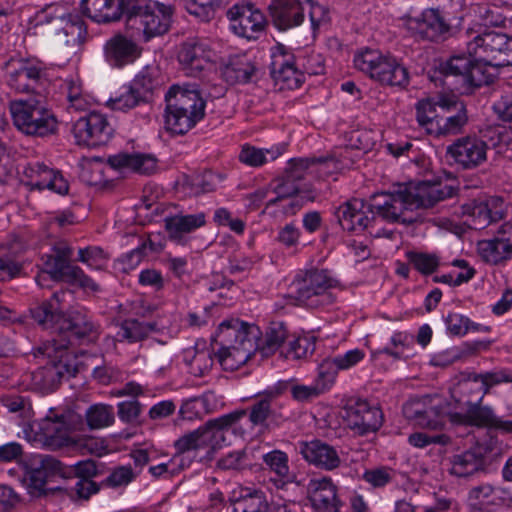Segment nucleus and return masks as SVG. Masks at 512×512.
Segmentation results:
<instances>
[{
    "label": "nucleus",
    "mask_w": 512,
    "mask_h": 512,
    "mask_svg": "<svg viewBox=\"0 0 512 512\" xmlns=\"http://www.w3.org/2000/svg\"><path fill=\"white\" fill-rule=\"evenodd\" d=\"M50 97L16 99L9 103L14 126L23 134L33 137H47L57 133L59 121L48 106Z\"/></svg>",
    "instance_id": "nucleus-5"
},
{
    "label": "nucleus",
    "mask_w": 512,
    "mask_h": 512,
    "mask_svg": "<svg viewBox=\"0 0 512 512\" xmlns=\"http://www.w3.org/2000/svg\"><path fill=\"white\" fill-rule=\"evenodd\" d=\"M52 254L47 255L44 261L45 270L36 278L37 283H41L42 278L50 276L53 281H63L70 275L71 268L77 266L70 263L73 255L72 247L65 241H58L52 247Z\"/></svg>",
    "instance_id": "nucleus-25"
},
{
    "label": "nucleus",
    "mask_w": 512,
    "mask_h": 512,
    "mask_svg": "<svg viewBox=\"0 0 512 512\" xmlns=\"http://www.w3.org/2000/svg\"><path fill=\"white\" fill-rule=\"evenodd\" d=\"M332 387L330 383H326V379L322 377V372L318 370V375L313 385H294L291 387V394L297 401H308L318 397Z\"/></svg>",
    "instance_id": "nucleus-57"
},
{
    "label": "nucleus",
    "mask_w": 512,
    "mask_h": 512,
    "mask_svg": "<svg viewBox=\"0 0 512 512\" xmlns=\"http://www.w3.org/2000/svg\"><path fill=\"white\" fill-rule=\"evenodd\" d=\"M451 398L459 408L476 402H482L485 394L483 384L476 377V373H470L461 378L451 389Z\"/></svg>",
    "instance_id": "nucleus-36"
},
{
    "label": "nucleus",
    "mask_w": 512,
    "mask_h": 512,
    "mask_svg": "<svg viewBox=\"0 0 512 512\" xmlns=\"http://www.w3.org/2000/svg\"><path fill=\"white\" fill-rule=\"evenodd\" d=\"M347 426L358 435L374 433L383 423V414L379 407L370 405L366 400L356 399L345 408Z\"/></svg>",
    "instance_id": "nucleus-17"
},
{
    "label": "nucleus",
    "mask_w": 512,
    "mask_h": 512,
    "mask_svg": "<svg viewBox=\"0 0 512 512\" xmlns=\"http://www.w3.org/2000/svg\"><path fill=\"white\" fill-rule=\"evenodd\" d=\"M33 431L34 441L49 450L70 448L75 438L64 415L46 416L34 425Z\"/></svg>",
    "instance_id": "nucleus-16"
},
{
    "label": "nucleus",
    "mask_w": 512,
    "mask_h": 512,
    "mask_svg": "<svg viewBox=\"0 0 512 512\" xmlns=\"http://www.w3.org/2000/svg\"><path fill=\"white\" fill-rule=\"evenodd\" d=\"M439 106L444 110L445 114L440 115L434 136L442 137L460 133L468 121L465 105L462 102H454L453 108L455 113H452L451 106L444 101Z\"/></svg>",
    "instance_id": "nucleus-37"
},
{
    "label": "nucleus",
    "mask_w": 512,
    "mask_h": 512,
    "mask_svg": "<svg viewBox=\"0 0 512 512\" xmlns=\"http://www.w3.org/2000/svg\"><path fill=\"white\" fill-rule=\"evenodd\" d=\"M81 8L92 21L108 23L120 19L124 10V0H82Z\"/></svg>",
    "instance_id": "nucleus-35"
},
{
    "label": "nucleus",
    "mask_w": 512,
    "mask_h": 512,
    "mask_svg": "<svg viewBox=\"0 0 512 512\" xmlns=\"http://www.w3.org/2000/svg\"><path fill=\"white\" fill-rule=\"evenodd\" d=\"M440 115L430 100H421L416 105V119L427 134L434 136Z\"/></svg>",
    "instance_id": "nucleus-56"
},
{
    "label": "nucleus",
    "mask_w": 512,
    "mask_h": 512,
    "mask_svg": "<svg viewBox=\"0 0 512 512\" xmlns=\"http://www.w3.org/2000/svg\"><path fill=\"white\" fill-rule=\"evenodd\" d=\"M469 40L466 42L467 51L473 56L477 63L486 66H502L512 64V60H503L502 62H494L497 54H502L509 49V44L505 34L494 31L474 32L468 30Z\"/></svg>",
    "instance_id": "nucleus-12"
},
{
    "label": "nucleus",
    "mask_w": 512,
    "mask_h": 512,
    "mask_svg": "<svg viewBox=\"0 0 512 512\" xmlns=\"http://www.w3.org/2000/svg\"><path fill=\"white\" fill-rule=\"evenodd\" d=\"M284 152V146L278 145L271 149H260L251 145H244L239 154V160L251 167H259L265 164L268 159L275 160Z\"/></svg>",
    "instance_id": "nucleus-46"
},
{
    "label": "nucleus",
    "mask_w": 512,
    "mask_h": 512,
    "mask_svg": "<svg viewBox=\"0 0 512 512\" xmlns=\"http://www.w3.org/2000/svg\"><path fill=\"white\" fill-rule=\"evenodd\" d=\"M206 222L204 212L195 214L177 213L164 219L169 239L179 245H185L188 242L187 236L204 227Z\"/></svg>",
    "instance_id": "nucleus-26"
},
{
    "label": "nucleus",
    "mask_w": 512,
    "mask_h": 512,
    "mask_svg": "<svg viewBox=\"0 0 512 512\" xmlns=\"http://www.w3.org/2000/svg\"><path fill=\"white\" fill-rule=\"evenodd\" d=\"M296 450L309 465L320 470L333 471L342 463L338 450L320 439L300 440Z\"/></svg>",
    "instance_id": "nucleus-20"
},
{
    "label": "nucleus",
    "mask_w": 512,
    "mask_h": 512,
    "mask_svg": "<svg viewBox=\"0 0 512 512\" xmlns=\"http://www.w3.org/2000/svg\"><path fill=\"white\" fill-rule=\"evenodd\" d=\"M494 488L489 484H482L472 488L469 492V502L478 510L494 503Z\"/></svg>",
    "instance_id": "nucleus-62"
},
{
    "label": "nucleus",
    "mask_w": 512,
    "mask_h": 512,
    "mask_svg": "<svg viewBox=\"0 0 512 512\" xmlns=\"http://www.w3.org/2000/svg\"><path fill=\"white\" fill-rule=\"evenodd\" d=\"M230 2L231 0H184V7L200 21L208 22L215 17L218 10Z\"/></svg>",
    "instance_id": "nucleus-49"
},
{
    "label": "nucleus",
    "mask_w": 512,
    "mask_h": 512,
    "mask_svg": "<svg viewBox=\"0 0 512 512\" xmlns=\"http://www.w3.org/2000/svg\"><path fill=\"white\" fill-rule=\"evenodd\" d=\"M172 8L158 1L149 0L134 6L126 18L127 29L145 41L165 34L171 25Z\"/></svg>",
    "instance_id": "nucleus-10"
},
{
    "label": "nucleus",
    "mask_w": 512,
    "mask_h": 512,
    "mask_svg": "<svg viewBox=\"0 0 512 512\" xmlns=\"http://www.w3.org/2000/svg\"><path fill=\"white\" fill-rule=\"evenodd\" d=\"M477 251L481 259L491 265H501L512 258V250L497 237L481 240L477 243Z\"/></svg>",
    "instance_id": "nucleus-42"
},
{
    "label": "nucleus",
    "mask_w": 512,
    "mask_h": 512,
    "mask_svg": "<svg viewBox=\"0 0 512 512\" xmlns=\"http://www.w3.org/2000/svg\"><path fill=\"white\" fill-rule=\"evenodd\" d=\"M259 335V328L255 325L234 318L222 321L217 330L221 344L217 358L223 369L237 370L258 350L262 356L275 353L287 339L288 331L283 322L274 321L268 326L261 343Z\"/></svg>",
    "instance_id": "nucleus-3"
},
{
    "label": "nucleus",
    "mask_w": 512,
    "mask_h": 512,
    "mask_svg": "<svg viewBox=\"0 0 512 512\" xmlns=\"http://www.w3.org/2000/svg\"><path fill=\"white\" fill-rule=\"evenodd\" d=\"M246 415V410H236L211 419L205 425L199 427L202 431L205 448L215 450L222 447L227 441L226 434L230 430H234Z\"/></svg>",
    "instance_id": "nucleus-24"
},
{
    "label": "nucleus",
    "mask_w": 512,
    "mask_h": 512,
    "mask_svg": "<svg viewBox=\"0 0 512 512\" xmlns=\"http://www.w3.org/2000/svg\"><path fill=\"white\" fill-rule=\"evenodd\" d=\"M165 102L164 127L171 134H186L205 116L206 102L195 86H171Z\"/></svg>",
    "instance_id": "nucleus-4"
},
{
    "label": "nucleus",
    "mask_w": 512,
    "mask_h": 512,
    "mask_svg": "<svg viewBox=\"0 0 512 512\" xmlns=\"http://www.w3.org/2000/svg\"><path fill=\"white\" fill-rule=\"evenodd\" d=\"M144 102L143 96L129 84L121 87L115 97L109 99L108 105L112 110L126 112Z\"/></svg>",
    "instance_id": "nucleus-53"
},
{
    "label": "nucleus",
    "mask_w": 512,
    "mask_h": 512,
    "mask_svg": "<svg viewBox=\"0 0 512 512\" xmlns=\"http://www.w3.org/2000/svg\"><path fill=\"white\" fill-rule=\"evenodd\" d=\"M85 421L90 430H99L111 426L115 421L112 405L97 403L85 412Z\"/></svg>",
    "instance_id": "nucleus-50"
},
{
    "label": "nucleus",
    "mask_w": 512,
    "mask_h": 512,
    "mask_svg": "<svg viewBox=\"0 0 512 512\" xmlns=\"http://www.w3.org/2000/svg\"><path fill=\"white\" fill-rule=\"evenodd\" d=\"M270 507L263 491L251 487H241L234 500L232 512H267Z\"/></svg>",
    "instance_id": "nucleus-41"
},
{
    "label": "nucleus",
    "mask_w": 512,
    "mask_h": 512,
    "mask_svg": "<svg viewBox=\"0 0 512 512\" xmlns=\"http://www.w3.org/2000/svg\"><path fill=\"white\" fill-rule=\"evenodd\" d=\"M492 108L499 120L509 123L512 131V89L504 90Z\"/></svg>",
    "instance_id": "nucleus-64"
},
{
    "label": "nucleus",
    "mask_w": 512,
    "mask_h": 512,
    "mask_svg": "<svg viewBox=\"0 0 512 512\" xmlns=\"http://www.w3.org/2000/svg\"><path fill=\"white\" fill-rule=\"evenodd\" d=\"M130 84L147 102L152 94L161 88L163 81L157 68L146 67L136 75Z\"/></svg>",
    "instance_id": "nucleus-47"
},
{
    "label": "nucleus",
    "mask_w": 512,
    "mask_h": 512,
    "mask_svg": "<svg viewBox=\"0 0 512 512\" xmlns=\"http://www.w3.org/2000/svg\"><path fill=\"white\" fill-rule=\"evenodd\" d=\"M216 52L207 39L190 38L180 46L177 58L187 76L198 77L216 60Z\"/></svg>",
    "instance_id": "nucleus-13"
},
{
    "label": "nucleus",
    "mask_w": 512,
    "mask_h": 512,
    "mask_svg": "<svg viewBox=\"0 0 512 512\" xmlns=\"http://www.w3.org/2000/svg\"><path fill=\"white\" fill-rule=\"evenodd\" d=\"M138 476L139 471H135L130 464L118 465L109 470L102 484L112 489L125 488L135 481Z\"/></svg>",
    "instance_id": "nucleus-54"
},
{
    "label": "nucleus",
    "mask_w": 512,
    "mask_h": 512,
    "mask_svg": "<svg viewBox=\"0 0 512 512\" xmlns=\"http://www.w3.org/2000/svg\"><path fill=\"white\" fill-rule=\"evenodd\" d=\"M310 500L317 512H338L340 500L337 496V488L330 477L311 479L308 484Z\"/></svg>",
    "instance_id": "nucleus-30"
},
{
    "label": "nucleus",
    "mask_w": 512,
    "mask_h": 512,
    "mask_svg": "<svg viewBox=\"0 0 512 512\" xmlns=\"http://www.w3.org/2000/svg\"><path fill=\"white\" fill-rule=\"evenodd\" d=\"M104 52L106 61L118 68L133 63L141 54L138 45L122 35L110 38L104 46Z\"/></svg>",
    "instance_id": "nucleus-31"
},
{
    "label": "nucleus",
    "mask_w": 512,
    "mask_h": 512,
    "mask_svg": "<svg viewBox=\"0 0 512 512\" xmlns=\"http://www.w3.org/2000/svg\"><path fill=\"white\" fill-rule=\"evenodd\" d=\"M365 358V352L362 349L355 348L342 354L327 357L318 365V370L322 372V377L326 383L333 385L340 371H347L354 368Z\"/></svg>",
    "instance_id": "nucleus-32"
},
{
    "label": "nucleus",
    "mask_w": 512,
    "mask_h": 512,
    "mask_svg": "<svg viewBox=\"0 0 512 512\" xmlns=\"http://www.w3.org/2000/svg\"><path fill=\"white\" fill-rule=\"evenodd\" d=\"M279 404L276 398L269 394L256 399L249 407V421L253 427L262 426L266 420L274 416Z\"/></svg>",
    "instance_id": "nucleus-48"
},
{
    "label": "nucleus",
    "mask_w": 512,
    "mask_h": 512,
    "mask_svg": "<svg viewBox=\"0 0 512 512\" xmlns=\"http://www.w3.org/2000/svg\"><path fill=\"white\" fill-rule=\"evenodd\" d=\"M336 285L337 281L327 270L311 269L295 276L288 297L294 305L309 308L327 306L335 300L331 289Z\"/></svg>",
    "instance_id": "nucleus-8"
},
{
    "label": "nucleus",
    "mask_w": 512,
    "mask_h": 512,
    "mask_svg": "<svg viewBox=\"0 0 512 512\" xmlns=\"http://www.w3.org/2000/svg\"><path fill=\"white\" fill-rule=\"evenodd\" d=\"M445 324L447 331L453 336H464L469 330H477L479 326L468 317L455 312H451L446 316Z\"/></svg>",
    "instance_id": "nucleus-61"
},
{
    "label": "nucleus",
    "mask_w": 512,
    "mask_h": 512,
    "mask_svg": "<svg viewBox=\"0 0 512 512\" xmlns=\"http://www.w3.org/2000/svg\"><path fill=\"white\" fill-rule=\"evenodd\" d=\"M183 361L189 367V371L194 376H204L213 366V351L206 342H196L193 347L186 348L183 351Z\"/></svg>",
    "instance_id": "nucleus-39"
},
{
    "label": "nucleus",
    "mask_w": 512,
    "mask_h": 512,
    "mask_svg": "<svg viewBox=\"0 0 512 512\" xmlns=\"http://www.w3.org/2000/svg\"><path fill=\"white\" fill-rule=\"evenodd\" d=\"M503 201L500 198H491L486 202H475L464 207L468 215L467 223L470 228L482 230L493 222L504 217Z\"/></svg>",
    "instance_id": "nucleus-29"
},
{
    "label": "nucleus",
    "mask_w": 512,
    "mask_h": 512,
    "mask_svg": "<svg viewBox=\"0 0 512 512\" xmlns=\"http://www.w3.org/2000/svg\"><path fill=\"white\" fill-rule=\"evenodd\" d=\"M214 397L213 392L204 393L202 396L192 397L183 401L180 414L184 419L192 420L200 417L205 411L206 404Z\"/></svg>",
    "instance_id": "nucleus-60"
},
{
    "label": "nucleus",
    "mask_w": 512,
    "mask_h": 512,
    "mask_svg": "<svg viewBox=\"0 0 512 512\" xmlns=\"http://www.w3.org/2000/svg\"><path fill=\"white\" fill-rule=\"evenodd\" d=\"M463 409L465 412L448 413V419L452 424L490 429L495 420L493 409L490 406L482 405V402L472 403Z\"/></svg>",
    "instance_id": "nucleus-34"
},
{
    "label": "nucleus",
    "mask_w": 512,
    "mask_h": 512,
    "mask_svg": "<svg viewBox=\"0 0 512 512\" xmlns=\"http://www.w3.org/2000/svg\"><path fill=\"white\" fill-rule=\"evenodd\" d=\"M201 432L200 428H197L174 442L175 453L172 456V463H176L183 469L191 466L198 457L199 451L206 449Z\"/></svg>",
    "instance_id": "nucleus-33"
},
{
    "label": "nucleus",
    "mask_w": 512,
    "mask_h": 512,
    "mask_svg": "<svg viewBox=\"0 0 512 512\" xmlns=\"http://www.w3.org/2000/svg\"><path fill=\"white\" fill-rule=\"evenodd\" d=\"M262 461L270 473L274 474L269 478L276 489H284L292 483L293 475L289 468L288 455L281 450H272L262 456Z\"/></svg>",
    "instance_id": "nucleus-38"
},
{
    "label": "nucleus",
    "mask_w": 512,
    "mask_h": 512,
    "mask_svg": "<svg viewBox=\"0 0 512 512\" xmlns=\"http://www.w3.org/2000/svg\"><path fill=\"white\" fill-rule=\"evenodd\" d=\"M256 71L254 63L247 55H235L229 58L224 76L231 83H247Z\"/></svg>",
    "instance_id": "nucleus-44"
},
{
    "label": "nucleus",
    "mask_w": 512,
    "mask_h": 512,
    "mask_svg": "<svg viewBox=\"0 0 512 512\" xmlns=\"http://www.w3.org/2000/svg\"><path fill=\"white\" fill-rule=\"evenodd\" d=\"M437 398L423 396L422 398L412 399L403 406L404 416L415 422L416 425L438 430L442 429L446 423V415L438 403H434Z\"/></svg>",
    "instance_id": "nucleus-18"
},
{
    "label": "nucleus",
    "mask_w": 512,
    "mask_h": 512,
    "mask_svg": "<svg viewBox=\"0 0 512 512\" xmlns=\"http://www.w3.org/2000/svg\"><path fill=\"white\" fill-rule=\"evenodd\" d=\"M107 164L119 172L150 175L157 169V159L152 154L119 152L108 156Z\"/></svg>",
    "instance_id": "nucleus-28"
},
{
    "label": "nucleus",
    "mask_w": 512,
    "mask_h": 512,
    "mask_svg": "<svg viewBox=\"0 0 512 512\" xmlns=\"http://www.w3.org/2000/svg\"><path fill=\"white\" fill-rule=\"evenodd\" d=\"M484 467V457L481 452L468 450L456 454L451 459L450 473L457 477H468Z\"/></svg>",
    "instance_id": "nucleus-43"
},
{
    "label": "nucleus",
    "mask_w": 512,
    "mask_h": 512,
    "mask_svg": "<svg viewBox=\"0 0 512 512\" xmlns=\"http://www.w3.org/2000/svg\"><path fill=\"white\" fill-rule=\"evenodd\" d=\"M213 221L218 226L228 227L232 232L238 235H242L246 227V224L242 219L233 218L232 213L224 207H220L215 210Z\"/></svg>",
    "instance_id": "nucleus-63"
},
{
    "label": "nucleus",
    "mask_w": 512,
    "mask_h": 512,
    "mask_svg": "<svg viewBox=\"0 0 512 512\" xmlns=\"http://www.w3.org/2000/svg\"><path fill=\"white\" fill-rule=\"evenodd\" d=\"M455 190L442 182L422 181L400 188L392 194H384L366 203L362 199H351L340 205L335 216L340 226L347 231L360 232L373 226L378 219L388 222L413 223L415 218L408 211L431 208L438 202L450 198Z\"/></svg>",
    "instance_id": "nucleus-1"
},
{
    "label": "nucleus",
    "mask_w": 512,
    "mask_h": 512,
    "mask_svg": "<svg viewBox=\"0 0 512 512\" xmlns=\"http://www.w3.org/2000/svg\"><path fill=\"white\" fill-rule=\"evenodd\" d=\"M409 29L422 40L440 41L450 33V24L439 9H426L419 16L412 18Z\"/></svg>",
    "instance_id": "nucleus-23"
},
{
    "label": "nucleus",
    "mask_w": 512,
    "mask_h": 512,
    "mask_svg": "<svg viewBox=\"0 0 512 512\" xmlns=\"http://www.w3.org/2000/svg\"><path fill=\"white\" fill-rule=\"evenodd\" d=\"M70 292H55L49 301L31 309L32 318L45 329H55L60 333V339L46 341L33 351L34 358H47L48 364L33 375V379L43 388H52L65 373L72 372L64 361L69 345L76 340L88 336L93 330V324L81 310H72L67 315L62 314L59 304Z\"/></svg>",
    "instance_id": "nucleus-2"
},
{
    "label": "nucleus",
    "mask_w": 512,
    "mask_h": 512,
    "mask_svg": "<svg viewBox=\"0 0 512 512\" xmlns=\"http://www.w3.org/2000/svg\"><path fill=\"white\" fill-rule=\"evenodd\" d=\"M413 341V335L407 332H395L390 338L392 347L386 346L379 349L376 353L387 354L394 359H400L403 356L404 351L412 346Z\"/></svg>",
    "instance_id": "nucleus-59"
},
{
    "label": "nucleus",
    "mask_w": 512,
    "mask_h": 512,
    "mask_svg": "<svg viewBox=\"0 0 512 512\" xmlns=\"http://www.w3.org/2000/svg\"><path fill=\"white\" fill-rule=\"evenodd\" d=\"M57 35L66 46L79 48L88 38L87 25L82 16L69 13Z\"/></svg>",
    "instance_id": "nucleus-40"
},
{
    "label": "nucleus",
    "mask_w": 512,
    "mask_h": 512,
    "mask_svg": "<svg viewBox=\"0 0 512 512\" xmlns=\"http://www.w3.org/2000/svg\"><path fill=\"white\" fill-rule=\"evenodd\" d=\"M226 15L231 31L248 40L258 39L267 25L265 15L251 3L235 4L228 9Z\"/></svg>",
    "instance_id": "nucleus-14"
},
{
    "label": "nucleus",
    "mask_w": 512,
    "mask_h": 512,
    "mask_svg": "<svg viewBox=\"0 0 512 512\" xmlns=\"http://www.w3.org/2000/svg\"><path fill=\"white\" fill-rule=\"evenodd\" d=\"M355 69L381 86L406 88L410 83L408 68L394 55L365 48L355 53Z\"/></svg>",
    "instance_id": "nucleus-7"
},
{
    "label": "nucleus",
    "mask_w": 512,
    "mask_h": 512,
    "mask_svg": "<svg viewBox=\"0 0 512 512\" xmlns=\"http://www.w3.org/2000/svg\"><path fill=\"white\" fill-rule=\"evenodd\" d=\"M473 56L464 54L452 55L440 62L439 72L444 76H453L458 79L465 92L488 85L493 81V75L487 71L483 64L477 63Z\"/></svg>",
    "instance_id": "nucleus-11"
},
{
    "label": "nucleus",
    "mask_w": 512,
    "mask_h": 512,
    "mask_svg": "<svg viewBox=\"0 0 512 512\" xmlns=\"http://www.w3.org/2000/svg\"><path fill=\"white\" fill-rule=\"evenodd\" d=\"M112 134L113 128L107 117L94 111L80 117L73 125V135L80 146L94 148L104 145Z\"/></svg>",
    "instance_id": "nucleus-15"
},
{
    "label": "nucleus",
    "mask_w": 512,
    "mask_h": 512,
    "mask_svg": "<svg viewBox=\"0 0 512 512\" xmlns=\"http://www.w3.org/2000/svg\"><path fill=\"white\" fill-rule=\"evenodd\" d=\"M153 330V326L137 319H126L119 327L117 338L120 341L135 343L144 340Z\"/></svg>",
    "instance_id": "nucleus-51"
},
{
    "label": "nucleus",
    "mask_w": 512,
    "mask_h": 512,
    "mask_svg": "<svg viewBox=\"0 0 512 512\" xmlns=\"http://www.w3.org/2000/svg\"><path fill=\"white\" fill-rule=\"evenodd\" d=\"M299 191V184L284 175L283 177L272 181L268 189L258 190L255 195L258 198L263 199L267 197L269 192L275 194L274 197L269 198L267 201V205L270 206L276 204L281 199L296 195Z\"/></svg>",
    "instance_id": "nucleus-45"
},
{
    "label": "nucleus",
    "mask_w": 512,
    "mask_h": 512,
    "mask_svg": "<svg viewBox=\"0 0 512 512\" xmlns=\"http://www.w3.org/2000/svg\"><path fill=\"white\" fill-rule=\"evenodd\" d=\"M398 472L390 466H377L366 469L362 479L374 489H383L396 483Z\"/></svg>",
    "instance_id": "nucleus-52"
},
{
    "label": "nucleus",
    "mask_w": 512,
    "mask_h": 512,
    "mask_svg": "<svg viewBox=\"0 0 512 512\" xmlns=\"http://www.w3.org/2000/svg\"><path fill=\"white\" fill-rule=\"evenodd\" d=\"M270 73L276 82H281L288 89L300 87L303 74H321L324 67L319 55H312L307 62L300 63L285 45L277 43L270 49Z\"/></svg>",
    "instance_id": "nucleus-9"
},
{
    "label": "nucleus",
    "mask_w": 512,
    "mask_h": 512,
    "mask_svg": "<svg viewBox=\"0 0 512 512\" xmlns=\"http://www.w3.org/2000/svg\"><path fill=\"white\" fill-rule=\"evenodd\" d=\"M64 468L62 463L52 456H43L40 460V465L31 468L27 472V482L30 492L34 495L46 494L48 483L52 482L56 476H63Z\"/></svg>",
    "instance_id": "nucleus-27"
},
{
    "label": "nucleus",
    "mask_w": 512,
    "mask_h": 512,
    "mask_svg": "<svg viewBox=\"0 0 512 512\" xmlns=\"http://www.w3.org/2000/svg\"><path fill=\"white\" fill-rule=\"evenodd\" d=\"M108 254L99 246H88L78 250L77 260L94 270L103 269L108 262Z\"/></svg>",
    "instance_id": "nucleus-58"
},
{
    "label": "nucleus",
    "mask_w": 512,
    "mask_h": 512,
    "mask_svg": "<svg viewBox=\"0 0 512 512\" xmlns=\"http://www.w3.org/2000/svg\"><path fill=\"white\" fill-rule=\"evenodd\" d=\"M488 146L477 136H465L457 139L446 149L455 164L462 169H475L487 160Z\"/></svg>",
    "instance_id": "nucleus-19"
},
{
    "label": "nucleus",
    "mask_w": 512,
    "mask_h": 512,
    "mask_svg": "<svg viewBox=\"0 0 512 512\" xmlns=\"http://www.w3.org/2000/svg\"><path fill=\"white\" fill-rule=\"evenodd\" d=\"M26 185L31 190L48 189L59 195H66L69 190L67 180L58 170L48 167L44 163H29L23 170Z\"/></svg>",
    "instance_id": "nucleus-21"
},
{
    "label": "nucleus",
    "mask_w": 512,
    "mask_h": 512,
    "mask_svg": "<svg viewBox=\"0 0 512 512\" xmlns=\"http://www.w3.org/2000/svg\"><path fill=\"white\" fill-rule=\"evenodd\" d=\"M311 0H271L268 6L273 26L288 31L300 26L305 20L307 3Z\"/></svg>",
    "instance_id": "nucleus-22"
},
{
    "label": "nucleus",
    "mask_w": 512,
    "mask_h": 512,
    "mask_svg": "<svg viewBox=\"0 0 512 512\" xmlns=\"http://www.w3.org/2000/svg\"><path fill=\"white\" fill-rule=\"evenodd\" d=\"M8 85L19 93L51 97L55 69L38 58L10 59L6 63Z\"/></svg>",
    "instance_id": "nucleus-6"
},
{
    "label": "nucleus",
    "mask_w": 512,
    "mask_h": 512,
    "mask_svg": "<svg viewBox=\"0 0 512 512\" xmlns=\"http://www.w3.org/2000/svg\"><path fill=\"white\" fill-rule=\"evenodd\" d=\"M406 258L409 264L424 276L433 274L440 266V257L437 253L408 251Z\"/></svg>",
    "instance_id": "nucleus-55"
}]
</instances>
